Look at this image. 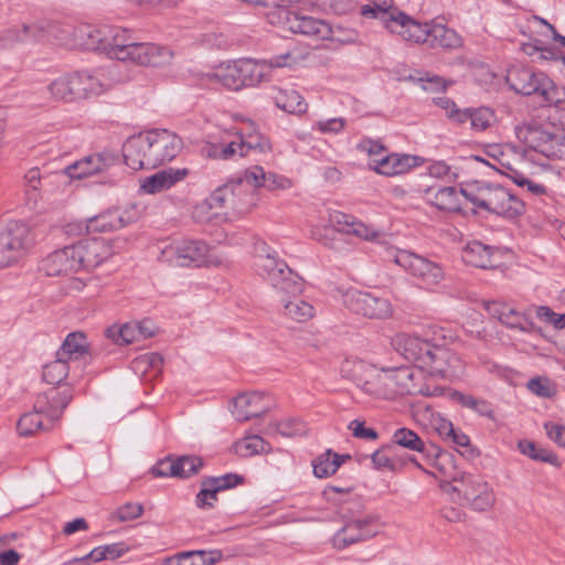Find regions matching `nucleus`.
<instances>
[{"instance_id":"1","label":"nucleus","mask_w":565,"mask_h":565,"mask_svg":"<svg viewBox=\"0 0 565 565\" xmlns=\"http://www.w3.org/2000/svg\"><path fill=\"white\" fill-rule=\"evenodd\" d=\"M456 335L444 327L429 328L424 337L399 333L393 339L395 350L407 361L431 376L448 379L458 375L459 358L448 349Z\"/></svg>"},{"instance_id":"2","label":"nucleus","mask_w":565,"mask_h":565,"mask_svg":"<svg viewBox=\"0 0 565 565\" xmlns=\"http://www.w3.org/2000/svg\"><path fill=\"white\" fill-rule=\"evenodd\" d=\"M303 57L292 56L290 53L274 56L269 60L243 58L223 63L210 73L209 79L218 83L230 90H239L267 82L271 71L279 67H291Z\"/></svg>"},{"instance_id":"3","label":"nucleus","mask_w":565,"mask_h":565,"mask_svg":"<svg viewBox=\"0 0 565 565\" xmlns=\"http://www.w3.org/2000/svg\"><path fill=\"white\" fill-rule=\"evenodd\" d=\"M120 81L116 67L83 70L60 75L49 84L47 90L56 102L75 103L99 96Z\"/></svg>"},{"instance_id":"4","label":"nucleus","mask_w":565,"mask_h":565,"mask_svg":"<svg viewBox=\"0 0 565 565\" xmlns=\"http://www.w3.org/2000/svg\"><path fill=\"white\" fill-rule=\"evenodd\" d=\"M180 149L181 140L173 132L151 130L129 138L122 146V156L126 164L137 171L171 161Z\"/></svg>"},{"instance_id":"5","label":"nucleus","mask_w":565,"mask_h":565,"mask_svg":"<svg viewBox=\"0 0 565 565\" xmlns=\"http://www.w3.org/2000/svg\"><path fill=\"white\" fill-rule=\"evenodd\" d=\"M520 142L546 158L565 159V110L556 109L546 122L515 126Z\"/></svg>"},{"instance_id":"6","label":"nucleus","mask_w":565,"mask_h":565,"mask_svg":"<svg viewBox=\"0 0 565 565\" xmlns=\"http://www.w3.org/2000/svg\"><path fill=\"white\" fill-rule=\"evenodd\" d=\"M462 194L478 207L505 218H514L524 212L523 202L500 185L470 183L462 188Z\"/></svg>"},{"instance_id":"7","label":"nucleus","mask_w":565,"mask_h":565,"mask_svg":"<svg viewBox=\"0 0 565 565\" xmlns=\"http://www.w3.org/2000/svg\"><path fill=\"white\" fill-rule=\"evenodd\" d=\"M256 253L255 265L259 275L281 294V298L297 297L303 291L301 277L290 269L284 260L273 256L265 242L257 243Z\"/></svg>"},{"instance_id":"8","label":"nucleus","mask_w":565,"mask_h":565,"mask_svg":"<svg viewBox=\"0 0 565 565\" xmlns=\"http://www.w3.org/2000/svg\"><path fill=\"white\" fill-rule=\"evenodd\" d=\"M440 486L447 493L457 494L461 504L476 512H487L497 502L493 487L478 475L463 472L454 477L450 482L445 481Z\"/></svg>"},{"instance_id":"9","label":"nucleus","mask_w":565,"mask_h":565,"mask_svg":"<svg viewBox=\"0 0 565 565\" xmlns=\"http://www.w3.org/2000/svg\"><path fill=\"white\" fill-rule=\"evenodd\" d=\"M159 259L179 267L220 266L223 255L202 241L180 239L166 245Z\"/></svg>"},{"instance_id":"10","label":"nucleus","mask_w":565,"mask_h":565,"mask_svg":"<svg viewBox=\"0 0 565 565\" xmlns=\"http://www.w3.org/2000/svg\"><path fill=\"white\" fill-rule=\"evenodd\" d=\"M507 83L518 94L535 95L543 102L558 104L565 100V89L547 75L525 66H512L505 76Z\"/></svg>"},{"instance_id":"11","label":"nucleus","mask_w":565,"mask_h":565,"mask_svg":"<svg viewBox=\"0 0 565 565\" xmlns=\"http://www.w3.org/2000/svg\"><path fill=\"white\" fill-rule=\"evenodd\" d=\"M362 14L379 19L391 33L398 34L406 42L418 44L429 40L430 22L419 23L396 8L365 6L362 8Z\"/></svg>"},{"instance_id":"12","label":"nucleus","mask_w":565,"mask_h":565,"mask_svg":"<svg viewBox=\"0 0 565 565\" xmlns=\"http://www.w3.org/2000/svg\"><path fill=\"white\" fill-rule=\"evenodd\" d=\"M386 259L403 268L426 288L439 285L445 278L439 264L406 249L390 247L386 250Z\"/></svg>"},{"instance_id":"13","label":"nucleus","mask_w":565,"mask_h":565,"mask_svg":"<svg viewBox=\"0 0 565 565\" xmlns=\"http://www.w3.org/2000/svg\"><path fill=\"white\" fill-rule=\"evenodd\" d=\"M331 230L347 235H354L365 241H374L380 236V232L373 226L366 225L353 216L339 211H330L328 213V225L312 224L310 235L323 245L332 246Z\"/></svg>"},{"instance_id":"14","label":"nucleus","mask_w":565,"mask_h":565,"mask_svg":"<svg viewBox=\"0 0 565 565\" xmlns=\"http://www.w3.org/2000/svg\"><path fill=\"white\" fill-rule=\"evenodd\" d=\"M213 199L220 204L225 220L239 218L253 211L258 203V193L241 182L232 180L214 190Z\"/></svg>"},{"instance_id":"15","label":"nucleus","mask_w":565,"mask_h":565,"mask_svg":"<svg viewBox=\"0 0 565 565\" xmlns=\"http://www.w3.org/2000/svg\"><path fill=\"white\" fill-rule=\"evenodd\" d=\"M32 244L31 230L24 223L11 222L0 226V268L18 263Z\"/></svg>"},{"instance_id":"16","label":"nucleus","mask_w":565,"mask_h":565,"mask_svg":"<svg viewBox=\"0 0 565 565\" xmlns=\"http://www.w3.org/2000/svg\"><path fill=\"white\" fill-rule=\"evenodd\" d=\"M279 15H284L288 30L294 33H300L316 40H331L343 44L353 43L354 34L352 32H349L348 36H338L335 34L342 31L341 26L333 28L324 20L300 15L286 9H280Z\"/></svg>"},{"instance_id":"17","label":"nucleus","mask_w":565,"mask_h":565,"mask_svg":"<svg viewBox=\"0 0 565 565\" xmlns=\"http://www.w3.org/2000/svg\"><path fill=\"white\" fill-rule=\"evenodd\" d=\"M270 148L269 141L250 128L238 132L236 138L227 143L212 145L209 156L214 159L228 160L235 156L245 157L250 151L267 152Z\"/></svg>"},{"instance_id":"18","label":"nucleus","mask_w":565,"mask_h":565,"mask_svg":"<svg viewBox=\"0 0 565 565\" xmlns=\"http://www.w3.org/2000/svg\"><path fill=\"white\" fill-rule=\"evenodd\" d=\"M416 375L417 372L407 366L386 370L383 374H380L379 377L384 386H369L367 390L371 392V395L383 398H393L396 395L416 394L422 392L416 383Z\"/></svg>"},{"instance_id":"19","label":"nucleus","mask_w":565,"mask_h":565,"mask_svg":"<svg viewBox=\"0 0 565 565\" xmlns=\"http://www.w3.org/2000/svg\"><path fill=\"white\" fill-rule=\"evenodd\" d=\"M381 529L382 524L375 514L369 513L352 518L333 535V546L339 550L345 548L351 544L375 536Z\"/></svg>"},{"instance_id":"20","label":"nucleus","mask_w":565,"mask_h":565,"mask_svg":"<svg viewBox=\"0 0 565 565\" xmlns=\"http://www.w3.org/2000/svg\"><path fill=\"white\" fill-rule=\"evenodd\" d=\"M74 26L50 24L47 30L39 25H21L8 31L7 38L0 39V46L4 45L7 40L24 42L29 40H39L45 35L52 36L60 45L74 49L75 35Z\"/></svg>"},{"instance_id":"21","label":"nucleus","mask_w":565,"mask_h":565,"mask_svg":"<svg viewBox=\"0 0 565 565\" xmlns=\"http://www.w3.org/2000/svg\"><path fill=\"white\" fill-rule=\"evenodd\" d=\"M344 303L351 311L371 319H387L393 313L388 298L371 292L350 290L344 296Z\"/></svg>"},{"instance_id":"22","label":"nucleus","mask_w":565,"mask_h":565,"mask_svg":"<svg viewBox=\"0 0 565 565\" xmlns=\"http://www.w3.org/2000/svg\"><path fill=\"white\" fill-rule=\"evenodd\" d=\"M74 248L82 270L97 267L116 253L115 242L105 238L81 241Z\"/></svg>"},{"instance_id":"23","label":"nucleus","mask_w":565,"mask_h":565,"mask_svg":"<svg viewBox=\"0 0 565 565\" xmlns=\"http://www.w3.org/2000/svg\"><path fill=\"white\" fill-rule=\"evenodd\" d=\"M73 398V390L70 385L60 388L51 387L36 396L34 409L41 412L50 424L60 419L64 409Z\"/></svg>"},{"instance_id":"24","label":"nucleus","mask_w":565,"mask_h":565,"mask_svg":"<svg viewBox=\"0 0 565 565\" xmlns=\"http://www.w3.org/2000/svg\"><path fill=\"white\" fill-rule=\"evenodd\" d=\"M118 161L117 156L110 151H103L87 156L65 168V173L72 179H83L108 171Z\"/></svg>"},{"instance_id":"25","label":"nucleus","mask_w":565,"mask_h":565,"mask_svg":"<svg viewBox=\"0 0 565 565\" xmlns=\"http://www.w3.org/2000/svg\"><path fill=\"white\" fill-rule=\"evenodd\" d=\"M74 245L54 250L41 263V270L46 276H67L82 270Z\"/></svg>"},{"instance_id":"26","label":"nucleus","mask_w":565,"mask_h":565,"mask_svg":"<svg viewBox=\"0 0 565 565\" xmlns=\"http://www.w3.org/2000/svg\"><path fill=\"white\" fill-rule=\"evenodd\" d=\"M271 405V398L265 393H243L233 399L232 413L237 420L245 422L267 413Z\"/></svg>"},{"instance_id":"27","label":"nucleus","mask_w":565,"mask_h":565,"mask_svg":"<svg viewBox=\"0 0 565 565\" xmlns=\"http://www.w3.org/2000/svg\"><path fill=\"white\" fill-rule=\"evenodd\" d=\"M242 482V477L234 473L221 477H210L201 481V490L196 494L195 503L200 509L212 508L217 500L220 491L235 487Z\"/></svg>"},{"instance_id":"28","label":"nucleus","mask_w":565,"mask_h":565,"mask_svg":"<svg viewBox=\"0 0 565 565\" xmlns=\"http://www.w3.org/2000/svg\"><path fill=\"white\" fill-rule=\"evenodd\" d=\"M135 41L130 33L121 28L104 25L103 52L110 58L124 62L129 55Z\"/></svg>"},{"instance_id":"29","label":"nucleus","mask_w":565,"mask_h":565,"mask_svg":"<svg viewBox=\"0 0 565 565\" xmlns=\"http://www.w3.org/2000/svg\"><path fill=\"white\" fill-rule=\"evenodd\" d=\"M189 175L186 168H168L141 180L140 190L146 194L167 191Z\"/></svg>"},{"instance_id":"30","label":"nucleus","mask_w":565,"mask_h":565,"mask_svg":"<svg viewBox=\"0 0 565 565\" xmlns=\"http://www.w3.org/2000/svg\"><path fill=\"white\" fill-rule=\"evenodd\" d=\"M419 164L420 159L417 156L391 153L387 151L381 159H375L372 170L382 175L394 177L407 173Z\"/></svg>"},{"instance_id":"31","label":"nucleus","mask_w":565,"mask_h":565,"mask_svg":"<svg viewBox=\"0 0 565 565\" xmlns=\"http://www.w3.org/2000/svg\"><path fill=\"white\" fill-rule=\"evenodd\" d=\"M462 259L466 264L478 268H493L499 265L502 256L499 248H494L473 241L462 249Z\"/></svg>"},{"instance_id":"32","label":"nucleus","mask_w":565,"mask_h":565,"mask_svg":"<svg viewBox=\"0 0 565 565\" xmlns=\"http://www.w3.org/2000/svg\"><path fill=\"white\" fill-rule=\"evenodd\" d=\"M450 120L460 125L470 121L473 130L483 131L493 125L495 115L488 107L467 108L462 111L452 110Z\"/></svg>"},{"instance_id":"33","label":"nucleus","mask_w":565,"mask_h":565,"mask_svg":"<svg viewBox=\"0 0 565 565\" xmlns=\"http://www.w3.org/2000/svg\"><path fill=\"white\" fill-rule=\"evenodd\" d=\"M75 43L74 49H86L102 51L104 46V25L94 26L90 24H79L74 26Z\"/></svg>"},{"instance_id":"34","label":"nucleus","mask_w":565,"mask_h":565,"mask_svg":"<svg viewBox=\"0 0 565 565\" xmlns=\"http://www.w3.org/2000/svg\"><path fill=\"white\" fill-rule=\"evenodd\" d=\"M216 196L213 191L206 199L194 205L192 218L199 224H210L224 221L225 217L218 203L213 199Z\"/></svg>"},{"instance_id":"35","label":"nucleus","mask_w":565,"mask_h":565,"mask_svg":"<svg viewBox=\"0 0 565 565\" xmlns=\"http://www.w3.org/2000/svg\"><path fill=\"white\" fill-rule=\"evenodd\" d=\"M274 100L278 108L288 114L301 115L307 111V103L294 88H278L274 95Z\"/></svg>"},{"instance_id":"36","label":"nucleus","mask_w":565,"mask_h":565,"mask_svg":"<svg viewBox=\"0 0 565 565\" xmlns=\"http://www.w3.org/2000/svg\"><path fill=\"white\" fill-rule=\"evenodd\" d=\"M427 42L431 46L458 49L462 44V39L455 30L445 24L430 22L429 40Z\"/></svg>"},{"instance_id":"37","label":"nucleus","mask_w":565,"mask_h":565,"mask_svg":"<svg viewBox=\"0 0 565 565\" xmlns=\"http://www.w3.org/2000/svg\"><path fill=\"white\" fill-rule=\"evenodd\" d=\"M87 349L88 343L85 334L82 332H73L66 337L56 353L57 356H62L72 364H75L78 362L79 358L87 352Z\"/></svg>"},{"instance_id":"38","label":"nucleus","mask_w":565,"mask_h":565,"mask_svg":"<svg viewBox=\"0 0 565 565\" xmlns=\"http://www.w3.org/2000/svg\"><path fill=\"white\" fill-rule=\"evenodd\" d=\"M222 554L217 550L213 551H189L178 554L170 561L169 565H213L217 563Z\"/></svg>"},{"instance_id":"39","label":"nucleus","mask_w":565,"mask_h":565,"mask_svg":"<svg viewBox=\"0 0 565 565\" xmlns=\"http://www.w3.org/2000/svg\"><path fill=\"white\" fill-rule=\"evenodd\" d=\"M345 458H350V456H345ZM343 460L344 457L328 450L312 461L313 473L317 478L331 477L338 471Z\"/></svg>"},{"instance_id":"40","label":"nucleus","mask_w":565,"mask_h":565,"mask_svg":"<svg viewBox=\"0 0 565 565\" xmlns=\"http://www.w3.org/2000/svg\"><path fill=\"white\" fill-rule=\"evenodd\" d=\"M281 302L284 303L285 317L296 322H307L315 317L316 311L313 306L303 299L295 298L288 300L281 298Z\"/></svg>"},{"instance_id":"41","label":"nucleus","mask_w":565,"mask_h":565,"mask_svg":"<svg viewBox=\"0 0 565 565\" xmlns=\"http://www.w3.org/2000/svg\"><path fill=\"white\" fill-rule=\"evenodd\" d=\"M86 230L92 233L120 230L117 210L110 209L86 220Z\"/></svg>"},{"instance_id":"42","label":"nucleus","mask_w":565,"mask_h":565,"mask_svg":"<svg viewBox=\"0 0 565 565\" xmlns=\"http://www.w3.org/2000/svg\"><path fill=\"white\" fill-rule=\"evenodd\" d=\"M106 335L117 344H130L140 340L139 323L129 322L122 326H113L106 330Z\"/></svg>"},{"instance_id":"43","label":"nucleus","mask_w":565,"mask_h":565,"mask_svg":"<svg viewBox=\"0 0 565 565\" xmlns=\"http://www.w3.org/2000/svg\"><path fill=\"white\" fill-rule=\"evenodd\" d=\"M269 450V444L258 435L247 436L234 444V451L241 457L260 455Z\"/></svg>"},{"instance_id":"44","label":"nucleus","mask_w":565,"mask_h":565,"mask_svg":"<svg viewBox=\"0 0 565 565\" xmlns=\"http://www.w3.org/2000/svg\"><path fill=\"white\" fill-rule=\"evenodd\" d=\"M163 360L158 353H146L137 356L131 362V367L136 374L146 376L148 373L151 376H157L162 369Z\"/></svg>"},{"instance_id":"45","label":"nucleus","mask_w":565,"mask_h":565,"mask_svg":"<svg viewBox=\"0 0 565 565\" xmlns=\"http://www.w3.org/2000/svg\"><path fill=\"white\" fill-rule=\"evenodd\" d=\"M73 364L62 356H57L43 367V380L49 384H61L66 380Z\"/></svg>"},{"instance_id":"46","label":"nucleus","mask_w":565,"mask_h":565,"mask_svg":"<svg viewBox=\"0 0 565 565\" xmlns=\"http://www.w3.org/2000/svg\"><path fill=\"white\" fill-rule=\"evenodd\" d=\"M460 196H463L462 189L457 191L454 186H446L439 189L431 199L435 206L445 211L460 210Z\"/></svg>"},{"instance_id":"47","label":"nucleus","mask_w":565,"mask_h":565,"mask_svg":"<svg viewBox=\"0 0 565 565\" xmlns=\"http://www.w3.org/2000/svg\"><path fill=\"white\" fill-rule=\"evenodd\" d=\"M341 372L362 387L370 373L374 372V366L361 360H345L341 366Z\"/></svg>"},{"instance_id":"48","label":"nucleus","mask_w":565,"mask_h":565,"mask_svg":"<svg viewBox=\"0 0 565 565\" xmlns=\"http://www.w3.org/2000/svg\"><path fill=\"white\" fill-rule=\"evenodd\" d=\"M43 414L41 412H36L33 408V412L25 413L19 419L17 424V429L21 436H30L38 430H49L52 425L45 424L42 419Z\"/></svg>"},{"instance_id":"49","label":"nucleus","mask_w":565,"mask_h":565,"mask_svg":"<svg viewBox=\"0 0 565 565\" xmlns=\"http://www.w3.org/2000/svg\"><path fill=\"white\" fill-rule=\"evenodd\" d=\"M172 60L173 53L168 47L149 43L142 66L164 67L170 65Z\"/></svg>"},{"instance_id":"50","label":"nucleus","mask_w":565,"mask_h":565,"mask_svg":"<svg viewBox=\"0 0 565 565\" xmlns=\"http://www.w3.org/2000/svg\"><path fill=\"white\" fill-rule=\"evenodd\" d=\"M454 398L459 402L463 407L470 408L477 414L487 418L493 419L494 412L491 404L484 399L476 398L471 395H466L459 392L454 394Z\"/></svg>"},{"instance_id":"51","label":"nucleus","mask_w":565,"mask_h":565,"mask_svg":"<svg viewBox=\"0 0 565 565\" xmlns=\"http://www.w3.org/2000/svg\"><path fill=\"white\" fill-rule=\"evenodd\" d=\"M392 439L396 445L408 450L423 452L425 449L424 441L415 431L408 428H398L393 434Z\"/></svg>"},{"instance_id":"52","label":"nucleus","mask_w":565,"mask_h":565,"mask_svg":"<svg viewBox=\"0 0 565 565\" xmlns=\"http://www.w3.org/2000/svg\"><path fill=\"white\" fill-rule=\"evenodd\" d=\"M502 167L504 170L501 172L510 178L515 184L520 186H526V189L535 195H543L546 193V188L543 184L527 179L522 172L518 171L510 164L502 163Z\"/></svg>"},{"instance_id":"53","label":"nucleus","mask_w":565,"mask_h":565,"mask_svg":"<svg viewBox=\"0 0 565 565\" xmlns=\"http://www.w3.org/2000/svg\"><path fill=\"white\" fill-rule=\"evenodd\" d=\"M116 210L120 228H122L138 222L146 213L147 205L142 202H131L122 209Z\"/></svg>"},{"instance_id":"54","label":"nucleus","mask_w":565,"mask_h":565,"mask_svg":"<svg viewBox=\"0 0 565 565\" xmlns=\"http://www.w3.org/2000/svg\"><path fill=\"white\" fill-rule=\"evenodd\" d=\"M266 172L260 166H253L246 169L239 178L235 181L241 182L249 190H254L257 193V190L265 186L266 181Z\"/></svg>"},{"instance_id":"55","label":"nucleus","mask_w":565,"mask_h":565,"mask_svg":"<svg viewBox=\"0 0 565 565\" xmlns=\"http://www.w3.org/2000/svg\"><path fill=\"white\" fill-rule=\"evenodd\" d=\"M526 387L532 394L542 398H552L557 394V385L543 376L531 379Z\"/></svg>"},{"instance_id":"56","label":"nucleus","mask_w":565,"mask_h":565,"mask_svg":"<svg viewBox=\"0 0 565 565\" xmlns=\"http://www.w3.org/2000/svg\"><path fill=\"white\" fill-rule=\"evenodd\" d=\"M270 433H277L284 437H295L305 434L306 427L302 422L294 418H285L269 427Z\"/></svg>"},{"instance_id":"57","label":"nucleus","mask_w":565,"mask_h":565,"mask_svg":"<svg viewBox=\"0 0 565 565\" xmlns=\"http://www.w3.org/2000/svg\"><path fill=\"white\" fill-rule=\"evenodd\" d=\"M518 448L521 454L530 457L533 460L550 462V463L556 462L555 455H553L542 448H539L533 441L520 440L518 444Z\"/></svg>"},{"instance_id":"58","label":"nucleus","mask_w":565,"mask_h":565,"mask_svg":"<svg viewBox=\"0 0 565 565\" xmlns=\"http://www.w3.org/2000/svg\"><path fill=\"white\" fill-rule=\"evenodd\" d=\"M203 467V460L196 456L178 457V478L185 479L196 475Z\"/></svg>"},{"instance_id":"59","label":"nucleus","mask_w":565,"mask_h":565,"mask_svg":"<svg viewBox=\"0 0 565 565\" xmlns=\"http://www.w3.org/2000/svg\"><path fill=\"white\" fill-rule=\"evenodd\" d=\"M500 321L510 328H515L522 331H529L532 326L523 315L519 313L509 306H507L505 310L502 311Z\"/></svg>"},{"instance_id":"60","label":"nucleus","mask_w":565,"mask_h":565,"mask_svg":"<svg viewBox=\"0 0 565 565\" xmlns=\"http://www.w3.org/2000/svg\"><path fill=\"white\" fill-rule=\"evenodd\" d=\"M143 512V508L140 503H126L119 507L113 514L114 519L120 522H127L138 519Z\"/></svg>"},{"instance_id":"61","label":"nucleus","mask_w":565,"mask_h":565,"mask_svg":"<svg viewBox=\"0 0 565 565\" xmlns=\"http://www.w3.org/2000/svg\"><path fill=\"white\" fill-rule=\"evenodd\" d=\"M360 149L365 151L369 154V157H370L369 167L371 169L374 168L375 159L376 160L381 159V157H383L388 151L381 142L372 140V139L363 140L360 143Z\"/></svg>"},{"instance_id":"62","label":"nucleus","mask_w":565,"mask_h":565,"mask_svg":"<svg viewBox=\"0 0 565 565\" xmlns=\"http://www.w3.org/2000/svg\"><path fill=\"white\" fill-rule=\"evenodd\" d=\"M345 127V119L342 117L318 120L312 128L321 134H339Z\"/></svg>"},{"instance_id":"63","label":"nucleus","mask_w":565,"mask_h":565,"mask_svg":"<svg viewBox=\"0 0 565 565\" xmlns=\"http://www.w3.org/2000/svg\"><path fill=\"white\" fill-rule=\"evenodd\" d=\"M178 458L168 457L152 468V473L157 477L178 478Z\"/></svg>"},{"instance_id":"64","label":"nucleus","mask_w":565,"mask_h":565,"mask_svg":"<svg viewBox=\"0 0 565 565\" xmlns=\"http://www.w3.org/2000/svg\"><path fill=\"white\" fill-rule=\"evenodd\" d=\"M292 186V181L281 174L268 172L266 174L265 186L269 191H285Z\"/></svg>"}]
</instances>
